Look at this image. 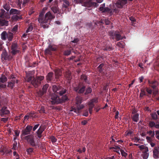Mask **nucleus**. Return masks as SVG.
<instances>
[{"mask_svg": "<svg viewBox=\"0 0 159 159\" xmlns=\"http://www.w3.org/2000/svg\"><path fill=\"white\" fill-rule=\"evenodd\" d=\"M52 90L54 93H51L49 96L50 101L52 104H58L59 103L64 102L69 100L68 94L63 95L60 99L58 96V95L62 96L65 93H66L67 90L62 87L58 85H54L52 86Z\"/></svg>", "mask_w": 159, "mask_h": 159, "instance_id": "obj_1", "label": "nucleus"}, {"mask_svg": "<svg viewBox=\"0 0 159 159\" xmlns=\"http://www.w3.org/2000/svg\"><path fill=\"white\" fill-rule=\"evenodd\" d=\"M55 18V16L52 14L50 11L46 13L42 21L40 22V25L43 28H47L49 27V24L51 20Z\"/></svg>", "mask_w": 159, "mask_h": 159, "instance_id": "obj_2", "label": "nucleus"}, {"mask_svg": "<svg viewBox=\"0 0 159 159\" xmlns=\"http://www.w3.org/2000/svg\"><path fill=\"white\" fill-rule=\"evenodd\" d=\"M102 49L104 51H110L113 50L114 48L109 41L106 40H103L101 43Z\"/></svg>", "mask_w": 159, "mask_h": 159, "instance_id": "obj_3", "label": "nucleus"}, {"mask_svg": "<svg viewBox=\"0 0 159 159\" xmlns=\"http://www.w3.org/2000/svg\"><path fill=\"white\" fill-rule=\"evenodd\" d=\"M105 3H104L101 5L100 6V11H102V12H105L109 14L110 15L113 14V12L117 13L118 12V9L116 8L113 9L112 10L108 7H105Z\"/></svg>", "mask_w": 159, "mask_h": 159, "instance_id": "obj_4", "label": "nucleus"}, {"mask_svg": "<svg viewBox=\"0 0 159 159\" xmlns=\"http://www.w3.org/2000/svg\"><path fill=\"white\" fill-rule=\"evenodd\" d=\"M44 79L43 76H37L36 78H34L31 82V84L35 88L38 87L41 83V81Z\"/></svg>", "mask_w": 159, "mask_h": 159, "instance_id": "obj_5", "label": "nucleus"}, {"mask_svg": "<svg viewBox=\"0 0 159 159\" xmlns=\"http://www.w3.org/2000/svg\"><path fill=\"white\" fill-rule=\"evenodd\" d=\"M11 53L12 55H15L20 52V48L17 43L15 42H13L11 46Z\"/></svg>", "mask_w": 159, "mask_h": 159, "instance_id": "obj_6", "label": "nucleus"}, {"mask_svg": "<svg viewBox=\"0 0 159 159\" xmlns=\"http://www.w3.org/2000/svg\"><path fill=\"white\" fill-rule=\"evenodd\" d=\"M109 34L111 38L114 39H116L117 41L122 40L123 39L120 35L119 32L111 31L109 32Z\"/></svg>", "mask_w": 159, "mask_h": 159, "instance_id": "obj_7", "label": "nucleus"}, {"mask_svg": "<svg viewBox=\"0 0 159 159\" xmlns=\"http://www.w3.org/2000/svg\"><path fill=\"white\" fill-rule=\"evenodd\" d=\"M98 102V99L97 98H95L91 100L89 103V113L91 114L92 113L93 108L94 107L96 103Z\"/></svg>", "mask_w": 159, "mask_h": 159, "instance_id": "obj_8", "label": "nucleus"}, {"mask_svg": "<svg viewBox=\"0 0 159 159\" xmlns=\"http://www.w3.org/2000/svg\"><path fill=\"white\" fill-rule=\"evenodd\" d=\"M33 126L31 125H27L25 128L21 131V137H23L25 135H30V132L32 129Z\"/></svg>", "mask_w": 159, "mask_h": 159, "instance_id": "obj_9", "label": "nucleus"}, {"mask_svg": "<svg viewBox=\"0 0 159 159\" xmlns=\"http://www.w3.org/2000/svg\"><path fill=\"white\" fill-rule=\"evenodd\" d=\"M85 86L81 84H79L74 88V90L79 93H83L85 90Z\"/></svg>", "mask_w": 159, "mask_h": 159, "instance_id": "obj_10", "label": "nucleus"}, {"mask_svg": "<svg viewBox=\"0 0 159 159\" xmlns=\"http://www.w3.org/2000/svg\"><path fill=\"white\" fill-rule=\"evenodd\" d=\"M57 50V48L55 45L50 44L48 48L45 50L44 53L45 54L51 55L52 54L51 51H55Z\"/></svg>", "mask_w": 159, "mask_h": 159, "instance_id": "obj_11", "label": "nucleus"}, {"mask_svg": "<svg viewBox=\"0 0 159 159\" xmlns=\"http://www.w3.org/2000/svg\"><path fill=\"white\" fill-rule=\"evenodd\" d=\"M55 73V79L56 81H58L59 80V78L62 75V69L56 68L53 70Z\"/></svg>", "mask_w": 159, "mask_h": 159, "instance_id": "obj_12", "label": "nucleus"}, {"mask_svg": "<svg viewBox=\"0 0 159 159\" xmlns=\"http://www.w3.org/2000/svg\"><path fill=\"white\" fill-rule=\"evenodd\" d=\"M7 78L4 75H2L0 77V88H4L6 87V82Z\"/></svg>", "mask_w": 159, "mask_h": 159, "instance_id": "obj_13", "label": "nucleus"}, {"mask_svg": "<svg viewBox=\"0 0 159 159\" xmlns=\"http://www.w3.org/2000/svg\"><path fill=\"white\" fill-rule=\"evenodd\" d=\"M2 60H5L11 61L13 59V57L11 55L8 54L6 52H2L1 55Z\"/></svg>", "mask_w": 159, "mask_h": 159, "instance_id": "obj_14", "label": "nucleus"}, {"mask_svg": "<svg viewBox=\"0 0 159 159\" xmlns=\"http://www.w3.org/2000/svg\"><path fill=\"white\" fill-rule=\"evenodd\" d=\"M127 3V0H118L116 3V5L117 8H121Z\"/></svg>", "mask_w": 159, "mask_h": 159, "instance_id": "obj_15", "label": "nucleus"}, {"mask_svg": "<svg viewBox=\"0 0 159 159\" xmlns=\"http://www.w3.org/2000/svg\"><path fill=\"white\" fill-rule=\"evenodd\" d=\"M10 113V112L7 109V107H2L0 110V115L2 117L4 116L5 115H8Z\"/></svg>", "mask_w": 159, "mask_h": 159, "instance_id": "obj_16", "label": "nucleus"}, {"mask_svg": "<svg viewBox=\"0 0 159 159\" xmlns=\"http://www.w3.org/2000/svg\"><path fill=\"white\" fill-rule=\"evenodd\" d=\"M148 82L150 86L152 89H157V87L158 85V83L157 81L148 80Z\"/></svg>", "mask_w": 159, "mask_h": 159, "instance_id": "obj_17", "label": "nucleus"}, {"mask_svg": "<svg viewBox=\"0 0 159 159\" xmlns=\"http://www.w3.org/2000/svg\"><path fill=\"white\" fill-rule=\"evenodd\" d=\"M107 69L106 65L103 63L100 64V74L101 73L102 75H105L106 74Z\"/></svg>", "mask_w": 159, "mask_h": 159, "instance_id": "obj_18", "label": "nucleus"}, {"mask_svg": "<svg viewBox=\"0 0 159 159\" xmlns=\"http://www.w3.org/2000/svg\"><path fill=\"white\" fill-rule=\"evenodd\" d=\"M45 128L44 126L41 125L40 126L38 130L36 132L38 137L41 138L42 136V133L44 130Z\"/></svg>", "mask_w": 159, "mask_h": 159, "instance_id": "obj_19", "label": "nucleus"}, {"mask_svg": "<svg viewBox=\"0 0 159 159\" xmlns=\"http://www.w3.org/2000/svg\"><path fill=\"white\" fill-rule=\"evenodd\" d=\"M46 79L48 82H51L52 81L55 82V80L54 79L53 73L52 72H50L48 73L46 76Z\"/></svg>", "mask_w": 159, "mask_h": 159, "instance_id": "obj_20", "label": "nucleus"}, {"mask_svg": "<svg viewBox=\"0 0 159 159\" xmlns=\"http://www.w3.org/2000/svg\"><path fill=\"white\" fill-rule=\"evenodd\" d=\"M48 86L49 85L48 84H46L43 86L42 88V91H41L39 92V93L41 96L43 95L46 92Z\"/></svg>", "mask_w": 159, "mask_h": 159, "instance_id": "obj_21", "label": "nucleus"}, {"mask_svg": "<svg viewBox=\"0 0 159 159\" xmlns=\"http://www.w3.org/2000/svg\"><path fill=\"white\" fill-rule=\"evenodd\" d=\"M9 22L4 18H0V25L1 26H7L8 25Z\"/></svg>", "mask_w": 159, "mask_h": 159, "instance_id": "obj_22", "label": "nucleus"}, {"mask_svg": "<svg viewBox=\"0 0 159 159\" xmlns=\"http://www.w3.org/2000/svg\"><path fill=\"white\" fill-rule=\"evenodd\" d=\"M20 11L14 8H11L9 11L10 15H20Z\"/></svg>", "mask_w": 159, "mask_h": 159, "instance_id": "obj_23", "label": "nucleus"}, {"mask_svg": "<svg viewBox=\"0 0 159 159\" xmlns=\"http://www.w3.org/2000/svg\"><path fill=\"white\" fill-rule=\"evenodd\" d=\"M45 13V11L43 9L42 11L40 13V14L39 15V17L38 19V20L39 21V23L42 21V20H43V18L44 17V14Z\"/></svg>", "mask_w": 159, "mask_h": 159, "instance_id": "obj_24", "label": "nucleus"}, {"mask_svg": "<svg viewBox=\"0 0 159 159\" xmlns=\"http://www.w3.org/2000/svg\"><path fill=\"white\" fill-rule=\"evenodd\" d=\"M65 77L68 80H70L72 79V76L70 72L68 70L66 71L64 74Z\"/></svg>", "mask_w": 159, "mask_h": 159, "instance_id": "obj_25", "label": "nucleus"}, {"mask_svg": "<svg viewBox=\"0 0 159 159\" xmlns=\"http://www.w3.org/2000/svg\"><path fill=\"white\" fill-rule=\"evenodd\" d=\"M153 157L155 159L158 158L159 156V148L155 149L153 151Z\"/></svg>", "mask_w": 159, "mask_h": 159, "instance_id": "obj_26", "label": "nucleus"}, {"mask_svg": "<svg viewBox=\"0 0 159 159\" xmlns=\"http://www.w3.org/2000/svg\"><path fill=\"white\" fill-rule=\"evenodd\" d=\"M24 138L27 141L28 143L34 139V136L30 134L25 136Z\"/></svg>", "mask_w": 159, "mask_h": 159, "instance_id": "obj_27", "label": "nucleus"}, {"mask_svg": "<svg viewBox=\"0 0 159 159\" xmlns=\"http://www.w3.org/2000/svg\"><path fill=\"white\" fill-rule=\"evenodd\" d=\"M32 147H35V148H36V147L38 146V147H39V146L37 143H36L34 139L33 140L30 141L28 143Z\"/></svg>", "mask_w": 159, "mask_h": 159, "instance_id": "obj_28", "label": "nucleus"}, {"mask_svg": "<svg viewBox=\"0 0 159 159\" xmlns=\"http://www.w3.org/2000/svg\"><path fill=\"white\" fill-rule=\"evenodd\" d=\"M7 33L6 31H3L1 34V39L5 40L7 37Z\"/></svg>", "mask_w": 159, "mask_h": 159, "instance_id": "obj_29", "label": "nucleus"}, {"mask_svg": "<svg viewBox=\"0 0 159 159\" xmlns=\"http://www.w3.org/2000/svg\"><path fill=\"white\" fill-rule=\"evenodd\" d=\"M17 15H13L11 17L12 19L13 20H17L22 19L21 16H18Z\"/></svg>", "mask_w": 159, "mask_h": 159, "instance_id": "obj_30", "label": "nucleus"}, {"mask_svg": "<svg viewBox=\"0 0 159 159\" xmlns=\"http://www.w3.org/2000/svg\"><path fill=\"white\" fill-rule=\"evenodd\" d=\"M139 119V115L138 113L134 114L132 117L133 120L135 122H137Z\"/></svg>", "mask_w": 159, "mask_h": 159, "instance_id": "obj_31", "label": "nucleus"}, {"mask_svg": "<svg viewBox=\"0 0 159 159\" xmlns=\"http://www.w3.org/2000/svg\"><path fill=\"white\" fill-rule=\"evenodd\" d=\"M116 45L119 48H124L125 46V43L124 42L121 41L118 42Z\"/></svg>", "mask_w": 159, "mask_h": 159, "instance_id": "obj_32", "label": "nucleus"}, {"mask_svg": "<svg viewBox=\"0 0 159 159\" xmlns=\"http://www.w3.org/2000/svg\"><path fill=\"white\" fill-rule=\"evenodd\" d=\"M82 98L81 97L78 96L76 98V103L77 104H80L82 102Z\"/></svg>", "mask_w": 159, "mask_h": 159, "instance_id": "obj_33", "label": "nucleus"}, {"mask_svg": "<svg viewBox=\"0 0 159 159\" xmlns=\"http://www.w3.org/2000/svg\"><path fill=\"white\" fill-rule=\"evenodd\" d=\"M6 13L3 9H1L0 11V18H4L6 16Z\"/></svg>", "mask_w": 159, "mask_h": 159, "instance_id": "obj_34", "label": "nucleus"}, {"mask_svg": "<svg viewBox=\"0 0 159 159\" xmlns=\"http://www.w3.org/2000/svg\"><path fill=\"white\" fill-rule=\"evenodd\" d=\"M9 78L11 80V81L14 84L16 82V83H17L18 80L16 79V78L13 75H11L9 77Z\"/></svg>", "mask_w": 159, "mask_h": 159, "instance_id": "obj_35", "label": "nucleus"}, {"mask_svg": "<svg viewBox=\"0 0 159 159\" xmlns=\"http://www.w3.org/2000/svg\"><path fill=\"white\" fill-rule=\"evenodd\" d=\"M80 79L82 80H84V81H85V82L89 84V82L88 81L87 78V76H86L85 75H81L80 77Z\"/></svg>", "mask_w": 159, "mask_h": 159, "instance_id": "obj_36", "label": "nucleus"}, {"mask_svg": "<svg viewBox=\"0 0 159 159\" xmlns=\"http://www.w3.org/2000/svg\"><path fill=\"white\" fill-rule=\"evenodd\" d=\"M7 38L8 39V41H12L13 38V35L12 33L11 32H9L7 33Z\"/></svg>", "mask_w": 159, "mask_h": 159, "instance_id": "obj_37", "label": "nucleus"}, {"mask_svg": "<svg viewBox=\"0 0 159 159\" xmlns=\"http://www.w3.org/2000/svg\"><path fill=\"white\" fill-rule=\"evenodd\" d=\"M63 7L65 8H66L69 5V2L67 0H63Z\"/></svg>", "mask_w": 159, "mask_h": 159, "instance_id": "obj_38", "label": "nucleus"}, {"mask_svg": "<svg viewBox=\"0 0 159 159\" xmlns=\"http://www.w3.org/2000/svg\"><path fill=\"white\" fill-rule=\"evenodd\" d=\"M39 113H45V110L44 106H41L39 108L38 110Z\"/></svg>", "mask_w": 159, "mask_h": 159, "instance_id": "obj_39", "label": "nucleus"}, {"mask_svg": "<svg viewBox=\"0 0 159 159\" xmlns=\"http://www.w3.org/2000/svg\"><path fill=\"white\" fill-rule=\"evenodd\" d=\"M71 50H66L64 52L63 54H64V55L65 56H69L71 54Z\"/></svg>", "mask_w": 159, "mask_h": 159, "instance_id": "obj_40", "label": "nucleus"}, {"mask_svg": "<svg viewBox=\"0 0 159 159\" xmlns=\"http://www.w3.org/2000/svg\"><path fill=\"white\" fill-rule=\"evenodd\" d=\"M51 9L54 13H57L58 11V8L56 7H52Z\"/></svg>", "mask_w": 159, "mask_h": 159, "instance_id": "obj_41", "label": "nucleus"}, {"mask_svg": "<svg viewBox=\"0 0 159 159\" xmlns=\"http://www.w3.org/2000/svg\"><path fill=\"white\" fill-rule=\"evenodd\" d=\"M141 93H140L139 97H140L142 98L144 95H146L145 92V90L143 89H141L140 90Z\"/></svg>", "mask_w": 159, "mask_h": 159, "instance_id": "obj_42", "label": "nucleus"}, {"mask_svg": "<svg viewBox=\"0 0 159 159\" xmlns=\"http://www.w3.org/2000/svg\"><path fill=\"white\" fill-rule=\"evenodd\" d=\"M92 89L90 87H88L86 90V91L84 93L85 95L91 93Z\"/></svg>", "mask_w": 159, "mask_h": 159, "instance_id": "obj_43", "label": "nucleus"}, {"mask_svg": "<svg viewBox=\"0 0 159 159\" xmlns=\"http://www.w3.org/2000/svg\"><path fill=\"white\" fill-rule=\"evenodd\" d=\"M148 133L149 134V135L151 136V138H154L155 135L154 131H152L151 130H149L148 131Z\"/></svg>", "mask_w": 159, "mask_h": 159, "instance_id": "obj_44", "label": "nucleus"}, {"mask_svg": "<svg viewBox=\"0 0 159 159\" xmlns=\"http://www.w3.org/2000/svg\"><path fill=\"white\" fill-rule=\"evenodd\" d=\"M33 113H31L30 114H29V115H25V116L24 117V120H25V119H27V120H28L29 117H33Z\"/></svg>", "mask_w": 159, "mask_h": 159, "instance_id": "obj_45", "label": "nucleus"}, {"mask_svg": "<svg viewBox=\"0 0 159 159\" xmlns=\"http://www.w3.org/2000/svg\"><path fill=\"white\" fill-rule=\"evenodd\" d=\"M50 139L52 143H55L57 141V139L53 136H52L50 137Z\"/></svg>", "mask_w": 159, "mask_h": 159, "instance_id": "obj_46", "label": "nucleus"}, {"mask_svg": "<svg viewBox=\"0 0 159 159\" xmlns=\"http://www.w3.org/2000/svg\"><path fill=\"white\" fill-rule=\"evenodd\" d=\"M129 20L132 21V25L134 26V22L136 21V20L133 16H131L129 17Z\"/></svg>", "mask_w": 159, "mask_h": 159, "instance_id": "obj_47", "label": "nucleus"}, {"mask_svg": "<svg viewBox=\"0 0 159 159\" xmlns=\"http://www.w3.org/2000/svg\"><path fill=\"white\" fill-rule=\"evenodd\" d=\"M33 29V27L31 25H30L27 29L26 32L27 33L30 31H31Z\"/></svg>", "mask_w": 159, "mask_h": 159, "instance_id": "obj_48", "label": "nucleus"}, {"mask_svg": "<svg viewBox=\"0 0 159 159\" xmlns=\"http://www.w3.org/2000/svg\"><path fill=\"white\" fill-rule=\"evenodd\" d=\"M155 123L154 121H150L148 123L149 126L151 128L155 126Z\"/></svg>", "mask_w": 159, "mask_h": 159, "instance_id": "obj_49", "label": "nucleus"}, {"mask_svg": "<svg viewBox=\"0 0 159 159\" xmlns=\"http://www.w3.org/2000/svg\"><path fill=\"white\" fill-rule=\"evenodd\" d=\"M14 83L11 81L10 82L8 83L7 86L8 87H11L12 88L14 86Z\"/></svg>", "mask_w": 159, "mask_h": 159, "instance_id": "obj_50", "label": "nucleus"}, {"mask_svg": "<svg viewBox=\"0 0 159 159\" xmlns=\"http://www.w3.org/2000/svg\"><path fill=\"white\" fill-rule=\"evenodd\" d=\"M34 150V148H30L26 150V152L28 153H32L33 152Z\"/></svg>", "mask_w": 159, "mask_h": 159, "instance_id": "obj_51", "label": "nucleus"}, {"mask_svg": "<svg viewBox=\"0 0 159 159\" xmlns=\"http://www.w3.org/2000/svg\"><path fill=\"white\" fill-rule=\"evenodd\" d=\"M148 156V153L147 152H144L143 155V157L144 159H147Z\"/></svg>", "mask_w": 159, "mask_h": 159, "instance_id": "obj_52", "label": "nucleus"}, {"mask_svg": "<svg viewBox=\"0 0 159 159\" xmlns=\"http://www.w3.org/2000/svg\"><path fill=\"white\" fill-rule=\"evenodd\" d=\"M120 151L121 153V155L122 156L124 157H126L127 156V153L125 152V151L122 150H120Z\"/></svg>", "mask_w": 159, "mask_h": 159, "instance_id": "obj_53", "label": "nucleus"}, {"mask_svg": "<svg viewBox=\"0 0 159 159\" xmlns=\"http://www.w3.org/2000/svg\"><path fill=\"white\" fill-rule=\"evenodd\" d=\"M71 111H74V112H75L77 114L79 113L80 112V111L77 107V108L73 109L71 110Z\"/></svg>", "mask_w": 159, "mask_h": 159, "instance_id": "obj_54", "label": "nucleus"}, {"mask_svg": "<svg viewBox=\"0 0 159 159\" xmlns=\"http://www.w3.org/2000/svg\"><path fill=\"white\" fill-rule=\"evenodd\" d=\"M34 77V76H30L28 77L27 79V81L28 82H31L32 80L33 79V78Z\"/></svg>", "mask_w": 159, "mask_h": 159, "instance_id": "obj_55", "label": "nucleus"}, {"mask_svg": "<svg viewBox=\"0 0 159 159\" xmlns=\"http://www.w3.org/2000/svg\"><path fill=\"white\" fill-rule=\"evenodd\" d=\"M151 116L152 118L154 120H156L157 118V116L156 113L152 114V115Z\"/></svg>", "mask_w": 159, "mask_h": 159, "instance_id": "obj_56", "label": "nucleus"}, {"mask_svg": "<svg viewBox=\"0 0 159 159\" xmlns=\"http://www.w3.org/2000/svg\"><path fill=\"white\" fill-rule=\"evenodd\" d=\"M155 132L156 137L159 140V130H156Z\"/></svg>", "mask_w": 159, "mask_h": 159, "instance_id": "obj_57", "label": "nucleus"}, {"mask_svg": "<svg viewBox=\"0 0 159 159\" xmlns=\"http://www.w3.org/2000/svg\"><path fill=\"white\" fill-rule=\"evenodd\" d=\"M78 105L77 107L79 109V110L80 111V110L83 109L84 107V106L83 104H77Z\"/></svg>", "mask_w": 159, "mask_h": 159, "instance_id": "obj_58", "label": "nucleus"}, {"mask_svg": "<svg viewBox=\"0 0 159 159\" xmlns=\"http://www.w3.org/2000/svg\"><path fill=\"white\" fill-rule=\"evenodd\" d=\"M18 28V26L17 25H15L12 29V32H16L17 31Z\"/></svg>", "mask_w": 159, "mask_h": 159, "instance_id": "obj_59", "label": "nucleus"}, {"mask_svg": "<svg viewBox=\"0 0 159 159\" xmlns=\"http://www.w3.org/2000/svg\"><path fill=\"white\" fill-rule=\"evenodd\" d=\"M8 117L2 118L1 119V121L4 123L6 122L8 120Z\"/></svg>", "mask_w": 159, "mask_h": 159, "instance_id": "obj_60", "label": "nucleus"}, {"mask_svg": "<svg viewBox=\"0 0 159 159\" xmlns=\"http://www.w3.org/2000/svg\"><path fill=\"white\" fill-rule=\"evenodd\" d=\"M0 152H1V153H2V155H3L4 153H7V150H5L4 149H2L0 150Z\"/></svg>", "mask_w": 159, "mask_h": 159, "instance_id": "obj_61", "label": "nucleus"}, {"mask_svg": "<svg viewBox=\"0 0 159 159\" xmlns=\"http://www.w3.org/2000/svg\"><path fill=\"white\" fill-rule=\"evenodd\" d=\"M39 125V124H36L34 125V127L32 128V129L33 131H35L36 129L38 127Z\"/></svg>", "mask_w": 159, "mask_h": 159, "instance_id": "obj_62", "label": "nucleus"}, {"mask_svg": "<svg viewBox=\"0 0 159 159\" xmlns=\"http://www.w3.org/2000/svg\"><path fill=\"white\" fill-rule=\"evenodd\" d=\"M146 91L149 94H151L152 93V90L151 89H149L146 88Z\"/></svg>", "mask_w": 159, "mask_h": 159, "instance_id": "obj_63", "label": "nucleus"}, {"mask_svg": "<svg viewBox=\"0 0 159 159\" xmlns=\"http://www.w3.org/2000/svg\"><path fill=\"white\" fill-rule=\"evenodd\" d=\"M3 7L4 9L7 11H8L10 9L9 7L7 5H4L3 6Z\"/></svg>", "mask_w": 159, "mask_h": 159, "instance_id": "obj_64", "label": "nucleus"}]
</instances>
